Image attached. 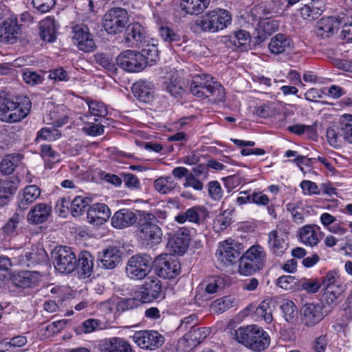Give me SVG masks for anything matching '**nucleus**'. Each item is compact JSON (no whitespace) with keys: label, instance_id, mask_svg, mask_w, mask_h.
Wrapping results in <instances>:
<instances>
[{"label":"nucleus","instance_id":"0e129e2a","mask_svg":"<svg viewBox=\"0 0 352 352\" xmlns=\"http://www.w3.org/2000/svg\"><path fill=\"white\" fill-rule=\"evenodd\" d=\"M302 193L305 196L320 195V189L316 183L311 180H303L300 184Z\"/></svg>","mask_w":352,"mask_h":352},{"label":"nucleus","instance_id":"423d86ee","mask_svg":"<svg viewBox=\"0 0 352 352\" xmlns=\"http://www.w3.org/2000/svg\"><path fill=\"white\" fill-rule=\"evenodd\" d=\"M232 16L230 12L221 8L211 10L196 21V24L203 31L218 32L231 24Z\"/></svg>","mask_w":352,"mask_h":352},{"label":"nucleus","instance_id":"4468645a","mask_svg":"<svg viewBox=\"0 0 352 352\" xmlns=\"http://www.w3.org/2000/svg\"><path fill=\"white\" fill-rule=\"evenodd\" d=\"M44 120L53 126L45 127L41 129L36 136L37 140L54 141L60 136V132L55 127H60L67 122V116L58 115L56 111L47 114Z\"/></svg>","mask_w":352,"mask_h":352},{"label":"nucleus","instance_id":"69168bd1","mask_svg":"<svg viewBox=\"0 0 352 352\" xmlns=\"http://www.w3.org/2000/svg\"><path fill=\"white\" fill-rule=\"evenodd\" d=\"M233 300L230 297H223L214 301L211 309L216 313H222L232 306Z\"/></svg>","mask_w":352,"mask_h":352},{"label":"nucleus","instance_id":"412c9836","mask_svg":"<svg viewBox=\"0 0 352 352\" xmlns=\"http://www.w3.org/2000/svg\"><path fill=\"white\" fill-rule=\"evenodd\" d=\"M17 254L14 262L23 266H31L45 261L47 258L45 250L41 247L32 246L30 249Z\"/></svg>","mask_w":352,"mask_h":352},{"label":"nucleus","instance_id":"2eb2a0df","mask_svg":"<svg viewBox=\"0 0 352 352\" xmlns=\"http://www.w3.org/2000/svg\"><path fill=\"white\" fill-rule=\"evenodd\" d=\"M241 250L240 243L228 239L219 243L216 254L218 261L223 265H233L242 259V256H240Z\"/></svg>","mask_w":352,"mask_h":352},{"label":"nucleus","instance_id":"6e6d98bb","mask_svg":"<svg viewBox=\"0 0 352 352\" xmlns=\"http://www.w3.org/2000/svg\"><path fill=\"white\" fill-rule=\"evenodd\" d=\"M299 280L294 276L284 275L276 280V285L284 290H299Z\"/></svg>","mask_w":352,"mask_h":352},{"label":"nucleus","instance_id":"58836bf2","mask_svg":"<svg viewBox=\"0 0 352 352\" xmlns=\"http://www.w3.org/2000/svg\"><path fill=\"white\" fill-rule=\"evenodd\" d=\"M224 285L225 280L222 277L214 276L204 281L197 289L199 292H204L206 294H213L221 290Z\"/></svg>","mask_w":352,"mask_h":352},{"label":"nucleus","instance_id":"c85d7f7f","mask_svg":"<svg viewBox=\"0 0 352 352\" xmlns=\"http://www.w3.org/2000/svg\"><path fill=\"white\" fill-rule=\"evenodd\" d=\"M41 280V274L36 271H22L13 276V283L22 288L34 287L38 285Z\"/></svg>","mask_w":352,"mask_h":352},{"label":"nucleus","instance_id":"4d7b16f0","mask_svg":"<svg viewBox=\"0 0 352 352\" xmlns=\"http://www.w3.org/2000/svg\"><path fill=\"white\" fill-rule=\"evenodd\" d=\"M298 287L299 289L305 290L309 294H316L321 287V281L316 278H304L299 280Z\"/></svg>","mask_w":352,"mask_h":352},{"label":"nucleus","instance_id":"e433bc0d","mask_svg":"<svg viewBox=\"0 0 352 352\" xmlns=\"http://www.w3.org/2000/svg\"><path fill=\"white\" fill-rule=\"evenodd\" d=\"M40 36L44 41L54 42L56 39L58 29L55 20L52 17H47L40 23Z\"/></svg>","mask_w":352,"mask_h":352},{"label":"nucleus","instance_id":"052dcab7","mask_svg":"<svg viewBox=\"0 0 352 352\" xmlns=\"http://www.w3.org/2000/svg\"><path fill=\"white\" fill-rule=\"evenodd\" d=\"M322 286L323 288L342 287L339 280L338 272L336 270L328 272L322 278L321 282V287Z\"/></svg>","mask_w":352,"mask_h":352},{"label":"nucleus","instance_id":"13d9d810","mask_svg":"<svg viewBox=\"0 0 352 352\" xmlns=\"http://www.w3.org/2000/svg\"><path fill=\"white\" fill-rule=\"evenodd\" d=\"M331 341V336L326 333L317 336L311 342V348L314 352H325Z\"/></svg>","mask_w":352,"mask_h":352},{"label":"nucleus","instance_id":"f03ea898","mask_svg":"<svg viewBox=\"0 0 352 352\" xmlns=\"http://www.w3.org/2000/svg\"><path fill=\"white\" fill-rule=\"evenodd\" d=\"M32 107L30 100L24 96H10L0 92V120L14 123L25 118Z\"/></svg>","mask_w":352,"mask_h":352},{"label":"nucleus","instance_id":"a19ab883","mask_svg":"<svg viewBox=\"0 0 352 352\" xmlns=\"http://www.w3.org/2000/svg\"><path fill=\"white\" fill-rule=\"evenodd\" d=\"M210 333V329L208 327H195L190 330L183 338L188 342L190 346H195L204 341Z\"/></svg>","mask_w":352,"mask_h":352},{"label":"nucleus","instance_id":"6e6552de","mask_svg":"<svg viewBox=\"0 0 352 352\" xmlns=\"http://www.w3.org/2000/svg\"><path fill=\"white\" fill-rule=\"evenodd\" d=\"M52 259L55 269L62 274H69L76 266V258L69 247L57 246L52 252Z\"/></svg>","mask_w":352,"mask_h":352},{"label":"nucleus","instance_id":"864d4df0","mask_svg":"<svg viewBox=\"0 0 352 352\" xmlns=\"http://www.w3.org/2000/svg\"><path fill=\"white\" fill-rule=\"evenodd\" d=\"M89 204V199L82 196H77L72 200L70 199L71 213L75 217L80 216L85 211Z\"/></svg>","mask_w":352,"mask_h":352},{"label":"nucleus","instance_id":"1a4fd4ad","mask_svg":"<svg viewBox=\"0 0 352 352\" xmlns=\"http://www.w3.org/2000/svg\"><path fill=\"white\" fill-rule=\"evenodd\" d=\"M129 22L127 12L122 8L109 10L103 16L102 26L110 34H117L123 32Z\"/></svg>","mask_w":352,"mask_h":352},{"label":"nucleus","instance_id":"4be33fe9","mask_svg":"<svg viewBox=\"0 0 352 352\" xmlns=\"http://www.w3.org/2000/svg\"><path fill=\"white\" fill-rule=\"evenodd\" d=\"M288 237L280 229L274 230L269 232L267 245L270 250L277 256H282L288 247Z\"/></svg>","mask_w":352,"mask_h":352},{"label":"nucleus","instance_id":"79ce46f5","mask_svg":"<svg viewBox=\"0 0 352 352\" xmlns=\"http://www.w3.org/2000/svg\"><path fill=\"white\" fill-rule=\"evenodd\" d=\"M164 84L166 91L173 96L179 95L185 85V82L176 73L171 74L167 76Z\"/></svg>","mask_w":352,"mask_h":352},{"label":"nucleus","instance_id":"c03bdc74","mask_svg":"<svg viewBox=\"0 0 352 352\" xmlns=\"http://www.w3.org/2000/svg\"><path fill=\"white\" fill-rule=\"evenodd\" d=\"M177 183L171 176H161L153 183L155 190L162 195L168 194L176 187Z\"/></svg>","mask_w":352,"mask_h":352},{"label":"nucleus","instance_id":"de8ad7c7","mask_svg":"<svg viewBox=\"0 0 352 352\" xmlns=\"http://www.w3.org/2000/svg\"><path fill=\"white\" fill-rule=\"evenodd\" d=\"M232 340L238 343L242 342V316H236L232 319L226 328Z\"/></svg>","mask_w":352,"mask_h":352},{"label":"nucleus","instance_id":"09e8293b","mask_svg":"<svg viewBox=\"0 0 352 352\" xmlns=\"http://www.w3.org/2000/svg\"><path fill=\"white\" fill-rule=\"evenodd\" d=\"M343 292V287H329L323 288L322 296V305H326L329 311L333 305L336 304V300Z\"/></svg>","mask_w":352,"mask_h":352},{"label":"nucleus","instance_id":"3c124183","mask_svg":"<svg viewBox=\"0 0 352 352\" xmlns=\"http://www.w3.org/2000/svg\"><path fill=\"white\" fill-rule=\"evenodd\" d=\"M41 155L45 162V166L51 168L52 164L58 163L60 161V155L54 151L51 146L48 144L42 145Z\"/></svg>","mask_w":352,"mask_h":352},{"label":"nucleus","instance_id":"c9c22d12","mask_svg":"<svg viewBox=\"0 0 352 352\" xmlns=\"http://www.w3.org/2000/svg\"><path fill=\"white\" fill-rule=\"evenodd\" d=\"M94 267V257L87 251L81 252L78 255L76 262L77 270L79 276L82 278H88L91 276Z\"/></svg>","mask_w":352,"mask_h":352},{"label":"nucleus","instance_id":"f704fd0d","mask_svg":"<svg viewBox=\"0 0 352 352\" xmlns=\"http://www.w3.org/2000/svg\"><path fill=\"white\" fill-rule=\"evenodd\" d=\"M278 21L272 19H261L256 28L258 42L263 41L267 36L278 30Z\"/></svg>","mask_w":352,"mask_h":352},{"label":"nucleus","instance_id":"f3484780","mask_svg":"<svg viewBox=\"0 0 352 352\" xmlns=\"http://www.w3.org/2000/svg\"><path fill=\"white\" fill-rule=\"evenodd\" d=\"M133 342L141 349L155 350L164 343V338L156 331H138L133 336Z\"/></svg>","mask_w":352,"mask_h":352},{"label":"nucleus","instance_id":"a211bd4d","mask_svg":"<svg viewBox=\"0 0 352 352\" xmlns=\"http://www.w3.org/2000/svg\"><path fill=\"white\" fill-rule=\"evenodd\" d=\"M189 241L190 230L182 227L170 236L167 247L173 254L183 255L188 248Z\"/></svg>","mask_w":352,"mask_h":352},{"label":"nucleus","instance_id":"bb28decb","mask_svg":"<svg viewBox=\"0 0 352 352\" xmlns=\"http://www.w3.org/2000/svg\"><path fill=\"white\" fill-rule=\"evenodd\" d=\"M100 352H133L130 343L123 338L111 337L101 341Z\"/></svg>","mask_w":352,"mask_h":352},{"label":"nucleus","instance_id":"ddd939ff","mask_svg":"<svg viewBox=\"0 0 352 352\" xmlns=\"http://www.w3.org/2000/svg\"><path fill=\"white\" fill-rule=\"evenodd\" d=\"M243 258L248 261L243 264V276H248L263 267L266 253L263 247L254 245L243 253Z\"/></svg>","mask_w":352,"mask_h":352},{"label":"nucleus","instance_id":"473e14b6","mask_svg":"<svg viewBox=\"0 0 352 352\" xmlns=\"http://www.w3.org/2000/svg\"><path fill=\"white\" fill-rule=\"evenodd\" d=\"M132 91L140 101L149 102L153 98L154 85L147 80H139L133 85Z\"/></svg>","mask_w":352,"mask_h":352},{"label":"nucleus","instance_id":"b1692460","mask_svg":"<svg viewBox=\"0 0 352 352\" xmlns=\"http://www.w3.org/2000/svg\"><path fill=\"white\" fill-rule=\"evenodd\" d=\"M123 248L120 245L109 246L98 256L101 266L105 269H113L122 260Z\"/></svg>","mask_w":352,"mask_h":352},{"label":"nucleus","instance_id":"dca6fc26","mask_svg":"<svg viewBox=\"0 0 352 352\" xmlns=\"http://www.w3.org/2000/svg\"><path fill=\"white\" fill-rule=\"evenodd\" d=\"M151 215L148 214L146 220L140 223L139 232L142 244L150 247L159 244L162 238L161 228L151 222Z\"/></svg>","mask_w":352,"mask_h":352},{"label":"nucleus","instance_id":"8fccbe9b","mask_svg":"<svg viewBox=\"0 0 352 352\" xmlns=\"http://www.w3.org/2000/svg\"><path fill=\"white\" fill-rule=\"evenodd\" d=\"M272 312L270 302L268 300H264L256 307L255 317L257 319L264 320L266 323L270 324L273 320Z\"/></svg>","mask_w":352,"mask_h":352},{"label":"nucleus","instance_id":"7ed1b4c3","mask_svg":"<svg viewBox=\"0 0 352 352\" xmlns=\"http://www.w3.org/2000/svg\"><path fill=\"white\" fill-rule=\"evenodd\" d=\"M143 52L146 54L130 50L122 52L116 58L117 65L126 72H139L146 67V60L155 61L158 56L154 45H148Z\"/></svg>","mask_w":352,"mask_h":352},{"label":"nucleus","instance_id":"a878e982","mask_svg":"<svg viewBox=\"0 0 352 352\" xmlns=\"http://www.w3.org/2000/svg\"><path fill=\"white\" fill-rule=\"evenodd\" d=\"M110 216V209L104 204H94L87 210L88 221L96 226L104 224L109 219Z\"/></svg>","mask_w":352,"mask_h":352},{"label":"nucleus","instance_id":"72a5a7b5","mask_svg":"<svg viewBox=\"0 0 352 352\" xmlns=\"http://www.w3.org/2000/svg\"><path fill=\"white\" fill-rule=\"evenodd\" d=\"M341 23V20L333 16L322 18L317 22L316 34L322 37H329L340 28Z\"/></svg>","mask_w":352,"mask_h":352},{"label":"nucleus","instance_id":"7c9ffc66","mask_svg":"<svg viewBox=\"0 0 352 352\" xmlns=\"http://www.w3.org/2000/svg\"><path fill=\"white\" fill-rule=\"evenodd\" d=\"M51 207L46 204H38L30 209L27 220L30 224H41L46 221L50 214Z\"/></svg>","mask_w":352,"mask_h":352},{"label":"nucleus","instance_id":"a18cd8bd","mask_svg":"<svg viewBox=\"0 0 352 352\" xmlns=\"http://www.w3.org/2000/svg\"><path fill=\"white\" fill-rule=\"evenodd\" d=\"M18 188L17 182L12 180L0 182V204H6L13 197Z\"/></svg>","mask_w":352,"mask_h":352},{"label":"nucleus","instance_id":"9b49d317","mask_svg":"<svg viewBox=\"0 0 352 352\" xmlns=\"http://www.w3.org/2000/svg\"><path fill=\"white\" fill-rule=\"evenodd\" d=\"M329 312V309L320 302H307L300 309L302 324L313 327L320 323Z\"/></svg>","mask_w":352,"mask_h":352},{"label":"nucleus","instance_id":"20e7f679","mask_svg":"<svg viewBox=\"0 0 352 352\" xmlns=\"http://www.w3.org/2000/svg\"><path fill=\"white\" fill-rule=\"evenodd\" d=\"M190 91L198 98H209L214 102H221L225 98L224 88L209 74L195 75Z\"/></svg>","mask_w":352,"mask_h":352},{"label":"nucleus","instance_id":"393cba45","mask_svg":"<svg viewBox=\"0 0 352 352\" xmlns=\"http://www.w3.org/2000/svg\"><path fill=\"white\" fill-rule=\"evenodd\" d=\"M20 28L15 17H10L0 23V42L14 43L19 38Z\"/></svg>","mask_w":352,"mask_h":352},{"label":"nucleus","instance_id":"ea45409f","mask_svg":"<svg viewBox=\"0 0 352 352\" xmlns=\"http://www.w3.org/2000/svg\"><path fill=\"white\" fill-rule=\"evenodd\" d=\"M210 0H182L181 9L188 14H199L208 8Z\"/></svg>","mask_w":352,"mask_h":352},{"label":"nucleus","instance_id":"6ab92c4d","mask_svg":"<svg viewBox=\"0 0 352 352\" xmlns=\"http://www.w3.org/2000/svg\"><path fill=\"white\" fill-rule=\"evenodd\" d=\"M73 41L81 51L89 52L94 50L95 42L86 25H76L73 29Z\"/></svg>","mask_w":352,"mask_h":352},{"label":"nucleus","instance_id":"bf43d9fd","mask_svg":"<svg viewBox=\"0 0 352 352\" xmlns=\"http://www.w3.org/2000/svg\"><path fill=\"white\" fill-rule=\"evenodd\" d=\"M280 309L285 320L288 322H292L296 315V306L294 302L289 300L283 302L280 305Z\"/></svg>","mask_w":352,"mask_h":352},{"label":"nucleus","instance_id":"774afa93","mask_svg":"<svg viewBox=\"0 0 352 352\" xmlns=\"http://www.w3.org/2000/svg\"><path fill=\"white\" fill-rule=\"evenodd\" d=\"M23 79L26 84L32 86L38 85L43 80V78L38 74L28 69L23 70Z\"/></svg>","mask_w":352,"mask_h":352},{"label":"nucleus","instance_id":"4c0bfd02","mask_svg":"<svg viewBox=\"0 0 352 352\" xmlns=\"http://www.w3.org/2000/svg\"><path fill=\"white\" fill-rule=\"evenodd\" d=\"M292 41L287 35L277 34L271 38L269 49L272 54H280L292 47Z\"/></svg>","mask_w":352,"mask_h":352},{"label":"nucleus","instance_id":"cd10ccee","mask_svg":"<svg viewBox=\"0 0 352 352\" xmlns=\"http://www.w3.org/2000/svg\"><path fill=\"white\" fill-rule=\"evenodd\" d=\"M41 195V190L36 185H29L21 190L17 195V206L20 210L27 209Z\"/></svg>","mask_w":352,"mask_h":352},{"label":"nucleus","instance_id":"e2e57ef3","mask_svg":"<svg viewBox=\"0 0 352 352\" xmlns=\"http://www.w3.org/2000/svg\"><path fill=\"white\" fill-rule=\"evenodd\" d=\"M230 212L224 211L217 215L214 220L213 228L216 232L225 230L231 223Z\"/></svg>","mask_w":352,"mask_h":352},{"label":"nucleus","instance_id":"603ef678","mask_svg":"<svg viewBox=\"0 0 352 352\" xmlns=\"http://www.w3.org/2000/svg\"><path fill=\"white\" fill-rule=\"evenodd\" d=\"M22 219L23 216L21 214L18 212L14 213L2 228L3 234L7 236H12L16 234L19 223Z\"/></svg>","mask_w":352,"mask_h":352},{"label":"nucleus","instance_id":"39448f33","mask_svg":"<svg viewBox=\"0 0 352 352\" xmlns=\"http://www.w3.org/2000/svg\"><path fill=\"white\" fill-rule=\"evenodd\" d=\"M327 138L329 144L335 148L345 143L352 144V115H342L338 125L327 129Z\"/></svg>","mask_w":352,"mask_h":352},{"label":"nucleus","instance_id":"9d476101","mask_svg":"<svg viewBox=\"0 0 352 352\" xmlns=\"http://www.w3.org/2000/svg\"><path fill=\"white\" fill-rule=\"evenodd\" d=\"M152 258L147 254H137L129 258L126 267V274L133 280L144 278L151 270Z\"/></svg>","mask_w":352,"mask_h":352},{"label":"nucleus","instance_id":"37998d69","mask_svg":"<svg viewBox=\"0 0 352 352\" xmlns=\"http://www.w3.org/2000/svg\"><path fill=\"white\" fill-rule=\"evenodd\" d=\"M145 38L144 28L139 23L130 24L126 29V41L138 45Z\"/></svg>","mask_w":352,"mask_h":352},{"label":"nucleus","instance_id":"0eeeda50","mask_svg":"<svg viewBox=\"0 0 352 352\" xmlns=\"http://www.w3.org/2000/svg\"><path fill=\"white\" fill-rule=\"evenodd\" d=\"M270 343V337L263 328L256 324L243 327V345L254 351L265 350Z\"/></svg>","mask_w":352,"mask_h":352},{"label":"nucleus","instance_id":"2f4dec72","mask_svg":"<svg viewBox=\"0 0 352 352\" xmlns=\"http://www.w3.org/2000/svg\"><path fill=\"white\" fill-rule=\"evenodd\" d=\"M300 0H265L267 3L263 11L264 14L281 15L289 7Z\"/></svg>","mask_w":352,"mask_h":352},{"label":"nucleus","instance_id":"f257e3e1","mask_svg":"<svg viewBox=\"0 0 352 352\" xmlns=\"http://www.w3.org/2000/svg\"><path fill=\"white\" fill-rule=\"evenodd\" d=\"M161 289L160 280L155 276L149 277L144 285L133 289L131 293L132 299L116 297L105 302L102 306L107 308L110 311L113 310L115 305H117L118 310L128 309L132 307L131 302L134 300L146 303L157 299L160 296Z\"/></svg>","mask_w":352,"mask_h":352},{"label":"nucleus","instance_id":"338daca9","mask_svg":"<svg viewBox=\"0 0 352 352\" xmlns=\"http://www.w3.org/2000/svg\"><path fill=\"white\" fill-rule=\"evenodd\" d=\"M159 31L160 36L166 42L172 43L181 40V36L168 27L162 26Z\"/></svg>","mask_w":352,"mask_h":352},{"label":"nucleus","instance_id":"49530a36","mask_svg":"<svg viewBox=\"0 0 352 352\" xmlns=\"http://www.w3.org/2000/svg\"><path fill=\"white\" fill-rule=\"evenodd\" d=\"M23 156L21 154L7 155L1 161L0 170L5 174H11L16 166L22 162Z\"/></svg>","mask_w":352,"mask_h":352},{"label":"nucleus","instance_id":"c756f323","mask_svg":"<svg viewBox=\"0 0 352 352\" xmlns=\"http://www.w3.org/2000/svg\"><path fill=\"white\" fill-rule=\"evenodd\" d=\"M137 221L135 214L129 209L117 211L111 218V225L118 229L129 227Z\"/></svg>","mask_w":352,"mask_h":352},{"label":"nucleus","instance_id":"aec40b11","mask_svg":"<svg viewBox=\"0 0 352 352\" xmlns=\"http://www.w3.org/2000/svg\"><path fill=\"white\" fill-rule=\"evenodd\" d=\"M252 112L261 118H274L277 120L275 123L278 127L284 126L287 118L285 113H280V105L274 102H266L257 105Z\"/></svg>","mask_w":352,"mask_h":352},{"label":"nucleus","instance_id":"5701e85b","mask_svg":"<svg viewBox=\"0 0 352 352\" xmlns=\"http://www.w3.org/2000/svg\"><path fill=\"white\" fill-rule=\"evenodd\" d=\"M298 236L300 243L306 246L313 248L320 241L322 232L319 226L309 224L299 228Z\"/></svg>","mask_w":352,"mask_h":352},{"label":"nucleus","instance_id":"f8f14e48","mask_svg":"<svg viewBox=\"0 0 352 352\" xmlns=\"http://www.w3.org/2000/svg\"><path fill=\"white\" fill-rule=\"evenodd\" d=\"M155 270L158 276L166 278H175L181 272V265L178 258L170 254H161L155 258Z\"/></svg>","mask_w":352,"mask_h":352},{"label":"nucleus","instance_id":"680f3d73","mask_svg":"<svg viewBox=\"0 0 352 352\" xmlns=\"http://www.w3.org/2000/svg\"><path fill=\"white\" fill-rule=\"evenodd\" d=\"M87 104L91 116L104 117L107 115V108L103 102L97 100H91L87 101Z\"/></svg>","mask_w":352,"mask_h":352},{"label":"nucleus","instance_id":"5fc2aeb1","mask_svg":"<svg viewBox=\"0 0 352 352\" xmlns=\"http://www.w3.org/2000/svg\"><path fill=\"white\" fill-rule=\"evenodd\" d=\"M318 4V2L317 1H311L310 4H305L300 9V14L302 17L307 20L316 19L323 11Z\"/></svg>","mask_w":352,"mask_h":352}]
</instances>
